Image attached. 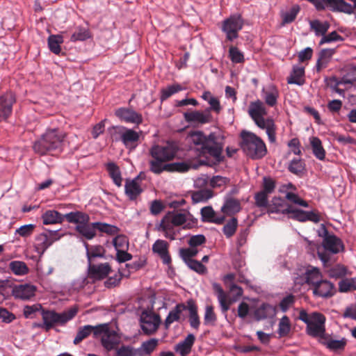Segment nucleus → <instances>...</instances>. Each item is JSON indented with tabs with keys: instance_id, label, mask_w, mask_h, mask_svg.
Segmentation results:
<instances>
[{
	"instance_id": "nucleus-1",
	"label": "nucleus",
	"mask_w": 356,
	"mask_h": 356,
	"mask_svg": "<svg viewBox=\"0 0 356 356\" xmlns=\"http://www.w3.org/2000/svg\"><path fill=\"white\" fill-rule=\"evenodd\" d=\"M191 142L197 146V149L202 154H208L218 163L224 160L222 155L224 147V136L220 132H211L205 135L201 131L193 132L190 135Z\"/></svg>"
},
{
	"instance_id": "nucleus-2",
	"label": "nucleus",
	"mask_w": 356,
	"mask_h": 356,
	"mask_svg": "<svg viewBox=\"0 0 356 356\" xmlns=\"http://www.w3.org/2000/svg\"><path fill=\"white\" fill-rule=\"evenodd\" d=\"M65 133L58 128L47 129L33 144L34 152L40 156L54 155L64 149Z\"/></svg>"
},
{
	"instance_id": "nucleus-3",
	"label": "nucleus",
	"mask_w": 356,
	"mask_h": 356,
	"mask_svg": "<svg viewBox=\"0 0 356 356\" xmlns=\"http://www.w3.org/2000/svg\"><path fill=\"white\" fill-rule=\"evenodd\" d=\"M149 152L152 157L149 161V170L156 175H160L164 172L163 168L166 164L165 163L175 157L177 148L174 144L168 143L165 145H152Z\"/></svg>"
},
{
	"instance_id": "nucleus-4",
	"label": "nucleus",
	"mask_w": 356,
	"mask_h": 356,
	"mask_svg": "<svg viewBox=\"0 0 356 356\" xmlns=\"http://www.w3.org/2000/svg\"><path fill=\"white\" fill-rule=\"evenodd\" d=\"M241 147L243 152L252 159H260L267 153L266 144L263 140L255 134L243 130L241 132Z\"/></svg>"
},
{
	"instance_id": "nucleus-5",
	"label": "nucleus",
	"mask_w": 356,
	"mask_h": 356,
	"mask_svg": "<svg viewBox=\"0 0 356 356\" xmlns=\"http://www.w3.org/2000/svg\"><path fill=\"white\" fill-rule=\"evenodd\" d=\"M66 220L69 223L76 224L75 230L87 240H91L98 231L97 222H90V216L84 212L76 211L66 213Z\"/></svg>"
},
{
	"instance_id": "nucleus-6",
	"label": "nucleus",
	"mask_w": 356,
	"mask_h": 356,
	"mask_svg": "<svg viewBox=\"0 0 356 356\" xmlns=\"http://www.w3.org/2000/svg\"><path fill=\"white\" fill-rule=\"evenodd\" d=\"M78 308L76 307H71L67 311L58 313L54 310H42L41 315L42 318V324L38 327L49 331L56 325H65L68 321H71L76 315Z\"/></svg>"
},
{
	"instance_id": "nucleus-7",
	"label": "nucleus",
	"mask_w": 356,
	"mask_h": 356,
	"mask_svg": "<svg viewBox=\"0 0 356 356\" xmlns=\"http://www.w3.org/2000/svg\"><path fill=\"white\" fill-rule=\"evenodd\" d=\"M115 132L113 136L116 141L120 140L125 148L129 151H134L140 143L142 131H136L124 126L113 127Z\"/></svg>"
},
{
	"instance_id": "nucleus-8",
	"label": "nucleus",
	"mask_w": 356,
	"mask_h": 356,
	"mask_svg": "<svg viewBox=\"0 0 356 356\" xmlns=\"http://www.w3.org/2000/svg\"><path fill=\"white\" fill-rule=\"evenodd\" d=\"M322 246L323 250L318 249L317 254L324 265L330 261V254H336L344 251L343 241L333 233L323 240Z\"/></svg>"
},
{
	"instance_id": "nucleus-9",
	"label": "nucleus",
	"mask_w": 356,
	"mask_h": 356,
	"mask_svg": "<svg viewBox=\"0 0 356 356\" xmlns=\"http://www.w3.org/2000/svg\"><path fill=\"white\" fill-rule=\"evenodd\" d=\"M244 20L240 14H233L225 19L221 30L226 35V39L230 42L238 38V32L243 29Z\"/></svg>"
},
{
	"instance_id": "nucleus-10",
	"label": "nucleus",
	"mask_w": 356,
	"mask_h": 356,
	"mask_svg": "<svg viewBox=\"0 0 356 356\" xmlns=\"http://www.w3.org/2000/svg\"><path fill=\"white\" fill-rule=\"evenodd\" d=\"M325 321L323 314L312 312V320L306 326L307 334L318 340L326 339L329 336L325 332Z\"/></svg>"
},
{
	"instance_id": "nucleus-11",
	"label": "nucleus",
	"mask_w": 356,
	"mask_h": 356,
	"mask_svg": "<svg viewBox=\"0 0 356 356\" xmlns=\"http://www.w3.org/2000/svg\"><path fill=\"white\" fill-rule=\"evenodd\" d=\"M58 232L59 229H45L44 232L38 235L35 237V248L37 250L44 252L53 243L58 241L62 236Z\"/></svg>"
},
{
	"instance_id": "nucleus-12",
	"label": "nucleus",
	"mask_w": 356,
	"mask_h": 356,
	"mask_svg": "<svg viewBox=\"0 0 356 356\" xmlns=\"http://www.w3.org/2000/svg\"><path fill=\"white\" fill-rule=\"evenodd\" d=\"M16 102V95L7 91L0 95V122H6L13 113V106Z\"/></svg>"
},
{
	"instance_id": "nucleus-13",
	"label": "nucleus",
	"mask_w": 356,
	"mask_h": 356,
	"mask_svg": "<svg viewBox=\"0 0 356 356\" xmlns=\"http://www.w3.org/2000/svg\"><path fill=\"white\" fill-rule=\"evenodd\" d=\"M248 113L258 127H264V123L268 122V119L264 118L267 110L259 99L250 102Z\"/></svg>"
},
{
	"instance_id": "nucleus-14",
	"label": "nucleus",
	"mask_w": 356,
	"mask_h": 356,
	"mask_svg": "<svg viewBox=\"0 0 356 356\" xmlns=\"http://www.w3.org/2000/svg\"><path fill=\"white\" fill-rule=\"evenodd\" d=\"M140 321L143 332L146 334H151L157 330L161 323V318L159 314L143 312Z\"/></svg>"
},
{
	"instance_id": "nucleus-15",
	"label": "nucleus",
	"mask_w": 356,
	"mask_h": 356,
	"mask_svg": "<svg viewBox=\"0 0 356 356\" xmlns=\"http://www.w3.org/2000/svg\"><path fill=\"white\" fill-rule=\"evenodd\" d=\"M115 116L122 122L139 125L143 122L142 114L129 107H120L115 111Z\"/></svg>"
},
{
	"instance_id": "nucleus-16",
	"label": "nucleus",
	"mask_w": 356,
	"mask_h": 356,
	"mask_svg": "<svg viewBox=\"0 0 356 356\" xmlns=\"http://www.w3.org/2000/svg\"><path fill=\"white\" fill-rule=\"evenodd\" d=\"M183 115L185 121L191 124H205L211 122L213 120L208 110L187 111Z\"/></svg>"
},
{
	"instance_id": "nucleus-17",
	"label": "nucleus",
	"mask_w": 356,
	"mask_h": 356,
	"mask_svg": "<svg viewBox=\"0 0 356 356\" xmlns=\"http://www.w3.org/2000/svg\"><path fill=\"white\" fill-rule=\"evenodd\" d=\"M111 268L108 263L96 264L94 262L88 263V274L90 278L100 280L105 278Z\"/></svg>"
},
{
	"instance_id": "nucleus-18",
	"label": "nucleus",
	"mask_w": 356,
	"mask_h": 356,
	"mask_svg": "<svg viewBox=\"0 0 356 356\" xmlns=\"http://www.w3.org/2000/svg\"><path fill=\"white\" fill-rule=\"evenodd\" d=\"M289 218L299 222L312 221L317 223L321 220L320 215L313 211H307L292 207Z\"/></svg>"
},
{
	"instance_id": "nucleus-19",
	"label": "nucleus",
	"mask_w": 356,
	"mask_h": 356,
	"mask_svg": "<svg viewBox=\"0 0 356 356\" xmlns=\"http://www.w3.org/2000/svg\"><path fill=\"white\" fill-rule=\"evenodd\" d=\"M152 252L157 255L163 264L169 266L172 259L169 253V243L162 239H157L152 245Z\"/></svg>"
},
{
	"instance_id": "nucleus-20",
	"label": "nucleus",
	"mask_w": 356,
	"mask_h": 356,
	"mask_svg": "<svg viewBox=\"0 0 356 356\" xmlns=\"http://www.w3.org/2000/svg\"><path fill=\"white\" fill-rule=\"evenodd\" d=\"M187 310V303H179L173 307L168 313L165 322V329H168L174 322H181L185 320L186 316L183 314L184 311Z\"/></svg>"
},
{
	"instance_id": "nucleus-21",
	"label": "nucleus",
	"mask_w": 356,
	"mask_h": 356,
	"mask_svg": "<svg viewBox=\"0 0 356 356\" xmlns=\"http://www.w3.org/2000/svg\"><path fill=\"white\" fill-rule=\"evenodd\" d=\"M314 296L327 298L335 294L334 284L327 280H321L313 287Z\"/></svg>"
},
{
	"instance_id": "nucleus-22",
	"label": "nucleus",
	"mask_w": 356,
	"mask_h": 356,
	"mask_svg": "<svg viewBox=\"0 0 356 356\" xmlns=\"http://www.w3.org/2000/svg\"><path fill=\"white\" fill-rule=\"evenodd\" d=\"M292 206L289 204L286 200L280 197H274L272 198L270 205L267 209V213H282L289 215Z\"/></svg>"
},
{
	"instance_id": "nucleus-23",
	"label": "nucleus",
	"mask_w": 356,
	"mask_h": 356,
	"mask_svg": "<svg viewBox=\"0 0 356 356\" xmlns=\"http://www.w3.org/2000/svg\"><path fill=\"white\" fill-rule=\"evenodd\" d=\"M35 286L31 284H22L13 287L12 294L17 299L29 300L35 296Z\"/></svg>"
},
{
	"instance_id": "nucleus-24",
	"label": "nucleus",
	"mask_w": 356,
	"mask_h": 356,
	"mask_svg": "<svg viewBox=\"0 0 356 356\" xmlns=\"http://www.w3.org/2000/svg\"><path fill=\"white\" fill-rule=\"evenodd\" d=\"M195 341V335L193 334H188L183 341H181L174 346V350L180 356H187L191 353Z\"/></svg>"
},
{
	"instance_id": "nucleus-25",
	"label": "nucleus",
	"mask_w": 356,
	"mask_h": 356,
	"mask_svg": "<svg viewBox=\"0 0 356 356\" xmlns=\"http://www.w3.org/2000/svg\"><path fill=\"white\" fill-rule=\"evenodd\" d=\"M305 67L299 65H295L292 67L290 75L286 79L287 83L299 86H303L305 82Z\"/></svg>"
},
{
	"instance_id": "nucleus-26",
	"label": "nucleus",
	"mask_w": 356,
	"mask_h": 356,
	"mask_svg": "<svg viewBox=\"0 0 356 356\" xmlns=\"http://www.w3.org/2000/svg\"><path fill=\"white\" fill-rule=\"evenodd\" d=\"M276 307L268 304L262 303L255 311L254 318L257 321L272 318L276 315Z\"/></svg>"
},
{
	"instance_id": "nucleus-27",
	"label": "nucleus",
	"mask_w": 356,
	"mask_h": 356,
	"mask_svg": "<svg viewBox=\"0 0 356 356\" xmlns=\"http://www.w3.org/2000/svg\"><path fill=\"white\" fill-rule=\"evenodd\" d=\"M318 342L334 353L343 351L347 345V339L344 337L339 340L328 339L327 337L326 339L318 340Z\"/></svg>"
},
{
	"instance_id": "nucleus-28",
	"label": "nucleus",
	"mask_w": 356,
	"mask_h": 356,
	"mask_svg": "<svg viewBox=\"0 0 356 356\" xmlns=\"http://www.w3.org/2000/svg\"><path fill=\"white\" fill-rule=\"evenodd\" d=\"M143 191V189L139 183H136L134 180H131L130 179H126L124 193L130 200H136Z\"/></svg>"
},
{
	"instance_id": "nucleus-29",
	"label": "nucleus",
	"mask_w": 356,
	"mask_h": 356,
	"mask_svg": "<svg viewBox=\"0 0 356 356\" xmlns=\"http://www.w3.org/2000/svg\"><path fill=\"white\" fill-rule=\"evenodd\" d=\"M263 98L265 103L270 106L273 107L277 104V99L280 96V92L277 87L273 84L268 86L267 89L262 90Z\"/></svg>"
},
{
	"instance_id": "nucleus-30",
	"label": "nucleus",
	"mask_w": 356,
	"mask_h": 356,
	"mask_svg": "<svg viewBox=\"0 0 356 356\" xmlns=\"http://www.w3.org/2000/svg\"><path fill=\"white\" fill-rule=\"evenodd\" d=\"M241 209V202L238 200L232 197H226L221 211L226 215H234Z\"/></svg>"
},
{
	"instance_id": "nucleus-31",
	"label": "nucleus",
	"mask_w": 356,
	"mask_h": 356,
	"mask_svg": "<svg viewBox=\"0 0 356 356\" xmlns=\"http://www.w3.org/2000/svg\"><path fill=\"white\" fill-rule=\"evenodd\" d=\"M102 346L107 350H111L120 343V337L115 330H108L101 340Z\"/></svg>"
},
{
	"instance_id": "nucleus-32",
	"label": "nucleus",
	"mask_w": 356,
	"mask_h": 356,
	"mask_svg": "<svg viewBox=\"0 0 356 356\" xmlns=\"http://www.w3.org/2000/svg\"><path fill=\"white\" fill-rule=\"evenodd\" d=\"M186 303L187 310L189 312L188 321L190 325L192 328L198 330L200 325V320L197 314V307L192 299L188 300Z\"/></svg>"
},
{
	"instance_id": "nucleus-33",
	"label": "nucleus",
	"mask_w": 356,
	"mask_h": 356,
	"mask_svg": "<svg viewBox=\"0 0 356 356\" xmlns=\"http://www.w3.org/2000/svg\"><path fill=\"white\" fill-rule=\"evenodd\" d=\"M66 214L63 215L56 210H47L42 215L44 225L62 223L66 219Z\"/></svg>"
},
{
	"instance_id": "nucleus-34",
	"label": "nucleus",
	"mask_w": 356,
	"mask_h": 356,
	"mask_svg": "<svg viewBox=\"0 0 356 356\" xmlns=\"http://www.w3.org/2000/svg\"><path fill=\"white\" fill-rule=\"evenodd\" d=\"M213 289L216 293L221 312L227 316V312L229 309L231 302L227 301V295L219 284L213 283Z\"/></svg>"
},
{
	"instance_id": "nucleus-35",
	"label": "nucleus",
	"mask_w": 356,
	"mask_h": 356,
	"mask_svg": "<svg viewBox=\"0 0 356 356\" xmlns=\"http://www.w3.org/2000/svg\"><path fill=\"white\" fill-rule=\"evenodd\" d=\"M334 53L335 49H323L318 53V58L316 64L317 72H320L322 68L327 67Z\"/></svg>"
},
{
	"instance_id": "nucleus-36",
	"label": "nucleus",
	"mask_w": 356,
	"mask_h": 356,
	"mask_svg": "<svg viewBox=\"0 0 356 356\" xmlns=\"http://www.w3.org/2000/svg\"><path fill=\"white\" fill-rule=\"evenodd\" d=\"M84 246L86 250V257L88 262H94L95 258H105V249L103 246L92 245L89 248V245L84 242Z\"/></svg>"
},
{
	"instance_id": "nucleus-37",
	"label": "nucleus",
	"mask_w": 356,
	"mask_h": 356,
	"mask_svg": "<svg viewBox=\"0 0 356 356\" xmlns=\"http://www.w3.org/2000/svg\"><path fill=\"white\" fill-rule=\"evenodd\" d=\"M312 153L314 156L320 161L325 159V150L324 149L321 140L316 136L309 138Z\"/></svg>"
},
{
	"instance_id": "nucleus-38",
	"label": "nucleus",
	"mask_w": 356,
	"mask_h": 356,
	"mask_svg": "<svg viewBox=\"0 0 356 356\" xmlns=\"http://www.w3.org/2000/svg\"><path fill=\"white\" fill-rule=\"evenodd\" d=\"M331 10L334 12H341L346 14L353 13V7L351 4L346 2L344 0H334L332 2H327Z\"/></svg>"
},
{
	"instance_id": "nucleus-39",
	"label": "nucleus",
	"mask_w": 356,
	"mask_h": 356,
	"mask_svg": "<svg viewBox=\"0 0 356 356\" xmlns=\"http://www.w3.org/2000/svg\"><path fill=\"white\" fill-rule=\"evenodd\" d=\"M159 340L155 338L143 341L140 348H137L138 356L150 355L156 348Z\"/></svg>"
},
{
	"instance_id": "nucleus-40",
	"label": "nucleus",
	"mask_w": 356,
	"mask_h": 356,
	"mask_svg": "<svg viewBox=\"0 0 356 356\" xmlns=\"http://www.w3.org/2000/svg\"><path fill=\"white\" fill-rule=\"evenodd\" d=\"M305 282L309 285H312V288L321 280V275L319 269L317 268L309 266L305 273Z\"/></svg>"
},
{
	"instance_id": "nucleus-41",
	"label": "nucleus",
	"mask_w": 356,
	"mask_h": 356,
	"mask_svg": "<svg viewBox=\"0 0 356 356\" xmlns=\"http://www.w3.org/2000/svg\"><path fill=\"white\" fill-rule=\"evenodd\" d=\"M300 10V7L296 4L293 5L289 10L285 12L282 11L280 15L282 17V25L284 26L292 23L296 19Z\"/></svg>"
},
{
	"instance_id": "nucleus-42",
	"label": "nucleus",
	"mask_w": 356,
	"mask_h": 356,
	"mask_svg": "<svg viewBox=\"0 0 356 356\" xmlns=\"http://www.w3.org/2000/svg\"><path fill=\"white\" fill-rule=\"evenodd\" d=\"M330 81H336V85L341 84H353L356 82V67L351 68L341 80H339L336 76H332L330 79Z\"/></svg>"
},
{
	"instance_id": "nucleus-43",
	"label": "nucleus",
	"mask_w": 356,
	"mask_h": 356,
	"mask_svg": "<svg viewBox=\"0 0 356 356\" xmlns=\"http://www.w3.org/2000/svg\"><path fill=\"white\" fill-rule=\"evenodd\" d=\"M106 169L114 184L117 186L120 187L122 186V178L118 166L115 163L111 162L107 164Z\"/></svg>"
},
{
	"instance_id": "nucleus-44",
	"label": "nucleus",
	"mask_w": 356,
	"mask_h": 356,
	"mask_svg": "<svg viewBox=\"0 0 356 356\" xmlns=\"http://www.w3.org/2000/svg\"><path fill=\"white\" fill-rule=\"evenodd\" d=\"M184 90L180 84L175 83L172 85H169L167 87L162 88L161 90V96L160 99L161 102H163L168 99L172 95L182 91Z\"/></svg>"
},
{
	"instance_id": "nucleus-45",
	"label": "nucleus",
	"mask_w": 356,
	"mask_h": 356,
	"mask_svg": "<svg viewBox=\"0 0 356 356\" xmlns=\"http://www.w3.org/2000/svg\"><path fill=\"white\" fill-rule=\"evenodd\" d=\"M48 47L54 54L58 55L60 53V44L63 42V38L60 35H51L48 38Z\"/></svg>"
},
{
	"instance_id": "nucleus-46",
	"label": "nucleus",
	"mask_w": 356,
	"mask_h": 356,
	"mask_svg": "<svg viewBox=\"0 0 356 356\" xmlns=\"http://www.w3.org/2000/svg\"><path fill=\"white\" fill-rule=\"evenodd\" d=\"M310 28L314 31L316 36L323 37L330 28V24L327 22H321L318 19L310 21Z\"/></svg>"
},
{
	"instance_id": "nucleus-47",
	"label": "nucleus",
	"mask_w": 356,
	"mask_h": 356,
	"mask_svg": "<svg viewBox=\"0 0 356 356\" xmlns=\"http://www.w3.org/2000/svg\"><path fill=\"white\" fill-rule=\"evenodd\" d=\"M9 268L16 275H24L29 273V268L25 262L13 261L9 264Z\"/></svg>"
},
{
	"instance_id": "nucleus-48",
	"label": "nucleus",
	"mask_w": 356,
	"mask_h": 356,
	"mask_svg": "<svg viewBox=\"0 0 356 356\" xmlns=\"http://www.w3.org/2000/svg\"><path fill=\"white\" fill-rule=\"evenodd\" d=\"M164 171L185 172L190 169V165L186 162H175L167 163L164 166Z\"/></svg>"
},
{
	"instance_id": "nucleus-49",
	"label": "nucleus",
	"mask_w": 356,
	"mask_h": 356,
	"mask_svg": "<svg viewBox=\"0 0 356 356\" xmlns=\"http://www.w3.org/2000/svg\"><path fill=\"white\" fill-rule=\"evenodd\" d=\"M291 331V323L289 318L284 315L281 318L278 324L277 333L280 337L287 336Z\"/></svg>"
},
{
	"instance_id": "nucleus-50",
	"label": "nucleus",
	"mask_w": 356,
	"mask_h": 356,
	"mask_svg": "<svg viewBox=\"0 0 356 356\" xmlns=\"http://www.w3.org/2000/svg\"><path fill=\"white\" fill-rule=\"evenodd\" d=\"M356 290V278H345L339 282V291L341 293H347Z\"/></svg>"
},
{
	"instance_id": "nucleus-51",
	"label": "nucleus",
	"mask_w": 356,
	"mask_h": 356,
	"mask_svg": "<svg viewBox=\"0 0 356 356\" xmlns=\"http://www.w3.org/2000/svg\"><path fill=\"white\" fill-rule=\"evenodd\" d=\"M268 195L261 191L256 193L254 196L255 206L258 208H266L268 209L270 203L268 202Z\"/></svg>"
},
{
	"instance_id": "nucleus-52",
	"label": "nucleus",
	"mask_w": 356,
	"mask_h": 356,
	"mask_svg": "<svg viewBox=\"0 0 356 356\" xmlns=\"http://www.w3.org/2000/svg\"><path fill=\"white\" fill-rule=\"evenodd\" d=\"M90 36L88 29L78 27L76 31L71 35L70 41L73 42L76 41H85L90 38Z\"/></svg>"
},
{
	"instance_id": "nucleus-53",
	"label": "nucleus",
	"mask_w": 356,
	"mask_h": 356,
	"mask_svg": "<svg viewBox=\"0 0 356 356\" xmlns=\"http://www.w3.org/2000/svg\"><path fill=\"white\" fill-rule=\"evenodd\" d=\"M213 197V192L209 189L200 190L192 195V200L194 203L206 202Z\"/></svg>"
},
{
	"instance_id": "nucleus-54",
	"label": "nucleus",
	"mask_w": 356,
	"mask_h": 356,
	"mask_svg": "<svg viewBox=\"0 0 356 356\" xmlns=\"http://www.w3.org/2000/svg\"><path fill=\"white\" fill-rule=\"evenodd\" d=\"M261 129H266L268 140L271 143L276 141L275 125L272 119L268 118V122L264 123V127H259Z\"/></svg>"
},
{
	"instance_id": "nucleus-55",
	"label": "nucleus",
	"mask_w": 356,
	"mask_h": 356,
	"mask_svg": "<svg viewBox=\"0 0 356 356\" xmlns=\"http://www.w3.org/2000/svg\"><path fill=\"white\" fill-rule=\"evenodd\" d=\"M43 310L40 304L37 303L33 305H26L23 309V314L26 318H33L38 312H42Z\"/></svg>"
},
{
	"instance_id": "nucleus-56",
	"label": "nucleus",
	"mask_w": 356,
	"mask_h": 356,
	"mask_svg": "<svg viewBox=\"0 0 356 356\" xmlns=\"http://www.w3.org/2000/svg\"><path fill=\"white\" fill-rule=\"evenodd\" d=\"M305 169V163L300 159H293L289 163L288 170L291 173L299 175Z\"/></svg>"
},
{
	"instance_id": "nucleus-57",
	"label": "nucleus",
	"mask_w": 356,
	"mask_h": 356,
	"mask_svg": "<svg viewBox=\"0 0 356 356\" xmlns=\"http://www.w3.org/2000/svg\"><path fill=\"white\" fill-rule=\"evenodd\" d=\"M90 329H92V325H86L80 327L74 339V344H79L81 341H82L83 339L87 338L90 334H91Z\"/></svg>"
},
{
	"instance_id": "nucleus-58",
	"label": "nucleus",
	"mask_w": 356,
	"mask_h": 356,
	"mask_svg": "<svg viewBox=\"0 0 356 356\" xmlns=\"http://www.w3.org/2000/svg\"><path fill=\"white\" fill-rule=\"evenodd\" d=\"M179 257L184 261V263L188 262V261H191L193 259L197 253L198 251L195 248H180L179 249Z\"/></svg>"
},
{
	"instance_id": "nucleus-59",
	"label": "nucleus",
	"mask_w": 356,
	"mask_h": 356,
	"mask_svg": "<svg viewBox=\"0 0 356 356\" xmlns=\"http://www.w3.org/2000/svg\"><path fill=\"white\" fill-rule=\"evenodd\" d=\"M95 225L98 226L99 232L108 235L113 236L118 234L120 232V229L115 225L101 222H97V224Z\"/></svg>"
},
{
	"instance_id": "nucleus-60",
	"label": "nucleus",
	"mask_w": 356,
	"mask_h": 356,
	"mask_svg": "<svg viewBox=\"0 0 356 356\" xmlns=\"http://www.w3.org/2000/svg\"><path fill=\"white\" fill-rule=\"evenodd\" d=\"M137 348L130 345H122L116 348L115 356H138Z\"/></svg>"
},
{
	"instance_id": "nucleus-61",
	"label": "nucleus",
	"mask_w": 356,
	"mask_h": 356,
	"mask_svg": "<svg viewBox=\"0 0 356 356\" xmlns=\"http://www.w3.org/2000/svg\"><path fill=\"white\" fill-rule=\"evenodd\" d=\"M238 220L236 218H231L223 227L222 232L227 238L232 236L236 232Z\"/></svg>"
},
{
	"instance_id": "nucleus-62",
	"label": "nucleus",
	"mask_w": 356,
	"mask_h": 356,
	"mask_svg": "<svg viewBox=\"0 0 356 356\" xmlns=\"http://www.w3.org/2000/svg\"><path fill=\"white\" fill-rule=\"evenodd\" d=\"M113 244L116 251L120 250H128L129 248L128 239L124 235L122 234L117 235L113 239Z\"/></svg>"
},
{
	"instance_id": "nucleus-63",
	"label": "nucleus",
	"mask_w": 356,
	"mask_h": 356,
	"mask_svg": "<svg viewBox=\"0 0 356 356\" xmlns=\"http://www.w3.org/2000/svg\"><path fill=\"white\" fill-rule=\"evenodd\" d=\"M229 56L234 63H242L245 61L243 53L234 46L229 47Z\"/></svg>"
},
{
	"instance_id": "nucleus-64",
	"label": "nucleus",
	"mask_w": 356,
	"mask_h": 356,
	"mask_svg": "<svg viewBox=\"0 0 356 356\" xmlns=\"http://www.w3.org/2000/svg\"><path fill=\"white\" fill-rule=\"evenodd\" d=\"M347 274L346 268L340 264H337L333 267H332L328 270V275L330 277L338 279L341 278L346 276Z\"/></svg>"
}]
</instances>
